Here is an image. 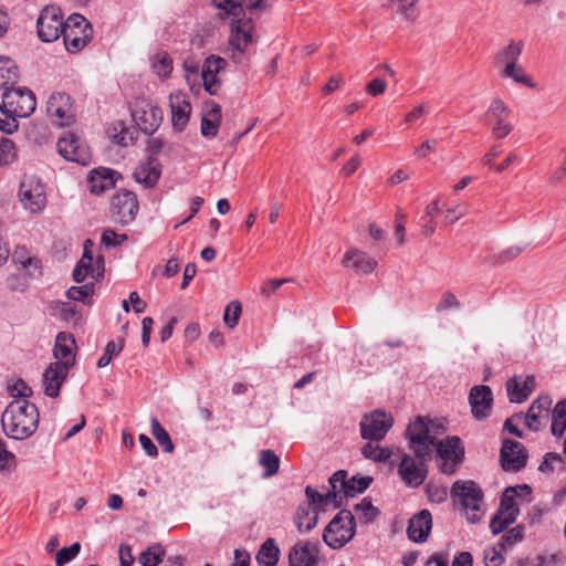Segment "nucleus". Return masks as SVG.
Listing matches in <instances>:
<instances>
[{"label":"nucleus","mask_w":566,"mask_h":566,"mask_svg":"<svg viewBox=\"0 0 566 566\" xmlns=\"http://www.w3.org/2000/svg\"><path fill=\"white\" fill-rule=\"evenodd\" d=\"M39 410L27 399H13L1 416V426L7 437L23 440L31 437L39 426Z\"/></svg>","instance_id":"nucleus-1"},{"label":"nucleus","mask_w":566,"mask_h":566,"mask_svg":"<svg viewBox=\"0 0 566 566\" xmlns=\"http://www.w3.org/2000/svg\"><path fill=\"white\" fill-rule=\"evenodd\" d=\"M35 96L25 87H9L2 94L0 130L12 134L18 129V118L29 117L35 109Z\"/></svg>","instance_id":"nucleus-2"},{"label":"nucleus","mask_w":566,"mask_h":566,"mask_svg":"<svg viewBox=\"0 0 566 566\" xmlns=\"http://www.w3.org/2000/svg\"><path fill=\"white\" fill-rule=\"evenodd\" d=\"M451 496L461 506L468 522L475 524L481 521L484 514L483 492L474 481H455Z\"/></svg>","instance_id":"nucleus-3"},{"label":"nucleus","mask_w":566,"mask_h":566,"mask_svg":"<svg viewBox=\"0 0 566 566\" xmlns=\"http://www.w3.org/2000/svg\"><path fill=\"white\" fill-rule=\"evenodd\" d=\"M356 523L348 510L339 511L328 523L323 533V539L333 549L344 547L355 535Z\"/></svg>","instance_id":"nucleus-4"},{"label":"nucleus","mask_w":566,"mask_h":566,"mask_svg":"<svg viewBox=\"0 0 566 566\" xmlns=\"http://www.w3.org/2000/svg\"><path fill=\"white\" fill-rule=\"evenodd\" d=\"M62 36L66 50L77 53L92 40L93 28L82 14L74 13L65 21Z\"/></svg>","instance_id":"nucleus-5"},{"label":"nucleus","mask_w":566,"mask_h":566,"mask_svg":"<svg viewBox=\"0 0 566 566\" xmlns=\"http://www.w3.org/2000/svg\"><path fill=\"white\" fill-rule=\"evenodd\" d=\"M254 22L250 18L233 19L230 23L228 44L231 50L230 59L240 63L242 55L254 41Z\"/></svg>","instance_id":"nucleus-6"},{"label":"nucleus","mask_w":566,"mask_h":566,"mask_svg":"<svg viewBox=\"0 0 566 566\" xmlns=\"http://www.w3.org/2000/svg\"><path fill=\"white\" fill-rule=\"evenodd\" d=\"M405 437L417 458L431 457L436 438L430 436L429 422L423 417H417L413 422L409 423Z\"/></svg>","instance_id":"nucleus-7"},{"label":"nucleus","mask_w":566,"mask_h":566,"mask_svg":"<svg viewBox=\"0 0 566 566\" xmlns=\"http://www.w3.org/2000/svg\"><path fill=\"white\" fill-rule=\"evenodd\" d=\"M433 448H436L441 460L440 471L444 474H453L464 459V448L461 444V439L457 436L448 437L439 442L436 441Z\"/></svg>","instance_id":"nucleus-8"},{"label":"nucleus","mask_w":566,"mask_h":566,"mask_svg":"<svg viewBox=\"0 0 566 566\" xmlns=\"http://www.w3.org/2000/svg\"><path fill=\"white\" fill-rule=\"evenodd\" d=\"M46 113L51 122L59 127H66L75 122V107L69 94L53 93L46 103Z\"/></svg>","instance_id":"nucleus-9"},{"label":"nucleus","mask_w":566,"mask_h":566,"mask_svg":"<svg viewBox=\"0 0 566 566\" xmlns=\"http://www.w3.org/2000/svg\"><path fill=\"white\" fill-rule=\"evenodd\" d=\"M65 22L61 9L54 6H46L40 13L36 28L38 35L43 42L57 40L64 31Z\"/></svg>","instance_id":"nucleus-10"},{"label":"nucleus","mask_w":566,"mask_h":566,"mask_svg":"<svg viewBox=\"0 0 566 566\" xmlns=\"http://www.w3.org/2000/svg\"><path fill=\"white\" fill-rule=\"evenodd\" d=\"M394 419L382 410H374L363 416L359 427L360 436L365 440L381 441L391 429Z\"/></svg>","instance_id":"nucleus-11"},{"label":"nucleus","mask_w":566,"mask_h":566,"mask_svg":"<svg viewBox=\"0 0 566 566\" xmlns=\"http://www.w3.org/2000/svg\"><path fill=\"white\" fill-rule=\"evenodd\" d=\"M431 457L417 458L411 454H403L398 465V474L407 486H420L428 474L427 461Z\"/></svg>","instance_id":"nucleus-12"},{"label":"nucleus","mask_w":566,"mask_h":566,"mask_svg":"<svg viewBox=\"0 0 566 566\" xmlns=\"http://www.w3.org/2000/svg\"><path fill=\"white\" fill-rule=\"evenodd\" d=\"M111 210L115 222L122 226L132 223L139 210L136 195L125 189L118 191L112 199Z\"/></svg>","instance_id":"nucleus-13"},{"label":"nucleus","mask_w":566,"mask_h":566,"mask_svg":"<svg viewBox=\"0 0 566 566\" xmlns=\"http://www.w3.org/2000/svg\"><path fill=\"white\" fill-rule=\"evenodd\" d=\"M486 116L492 120L494 138H505L513 130V125L509 122L511 109L503 99L499 97L493 98L488 107Z\"/></svg>","instance_id":"nucleus-14"},{"label":"nucleus","mask_w":566,"mask_h":566,"mask_svg":"<svg viewBox=\"0 0 566 566\" xmlns=\"http://www.w3.org/2000/svg\"><path fill=\"white\" fill-rule=\"evenodd\" d=\"M527 461V451L524 446L511 439H504L500 452L501 467L506 472H518Z\"/></svg>","instance_id":"nucleus-15"},{"label":"nucleus","mask_w":566,"mask_h":566,"mask_svg":"<svg viewBox=\"0 0 566 566\" xmlns=\"http://www.w3.org/2000/svg\"><path fill=\"white\" fill-rule=\"evenodd\" d=\"M57 151L66 160L86 166L91 160L88 148L74 134H67L57 140Z\"/></svg>","instance_id":"nucleus-16"},{"label":"nucleus","mask_w":566,"mask_h":566,"mask_svg":"<svg viewBox=\"0 0 566 566\" xmlns=\"http://www.w3.org/2000/svg\"><path fill=\"white\" fill-rule=\"evenodd\" d=\"M20 200L31 213L42 211L46 205L44 187L33 179L23 180L20 185Z\"/></svg>","instance_id":"nucleus-17"},{"label":"nucleus","mask_w":566,"mask_h":566,"mask_svg":"<svg viewBox=\"0 0 566 566\" xmlns=\"http://www.w3.org/2000/svg\"><path fill=\"white\" fill-rule=\"evenodd\" d=\"M346 476L347 472L339 470L329 478L332 489L337 490L339 488V492H343L346 497H354L363 493L373 482L371 476H353L349 480Z\"/></svg>","instance_id":"nucleus-18"},{"label":"nucleus","mask_w":566,"mask_h":566,"mask_svg":"<svg viewBox=\"0 0 566 566\" xmlns=\"http://www.w3.org/2000/svg\"><path fill=\"white\" fill-rule=\"evenodd\" d=\"M132 116L137 127L146 135L154 134L163 119L161 111L149 103L136 105Z\"/></svg>","instance_id":"nucleus-19"},{"label":"nucleus","mask_w":566,"mask_h":566,"mask_svg":"<svg viewBox=\"0 0 566 566\" xmlns=\"http://www.w3.org/2000/svg\"><path fill=\"white\" fill-rule=\"evenodd\" d=\"M552 399L543 396L534 400L528 408L524 420L526 427L532 431L544 429L551 419Z\"/></svg>","instance_id":"nucleus-20"},{"label":"nucleus","mask_w":566,"mask_h":566,"mask_svg":"<svg viewBox=\"0 0 566 566\" xmlns=\"http://www.w3.org/2000/svg\"><path fill=\"white\" fill-rule=\"evenodd\" d=\"M472 416L476 420L486 419L492 410L493 395L489 386H473L469 394Z\"/></svg>","instance_id":"nucleus-21"},{"label":"nucleus","mask_w":566,"mask_h":566,"mask_svg":"<svg viewBox=\"0 0 566 566\" xmlns=\"http://www.w3.org/2000/svg\"><path fill=\"white\" fill-rule=\"evenodd\" d=\"M71 368L66 364L51 363L42 375L43 391L48 397L56 398L67 378Z\"/></svg>","instance_id":"nucleus-22"},{"label":"nucleus","mask_w":566,"mask_h":566,"mask_svg":"<svg viewBox=\"0 0 566 566\" xmlns=\"http://www.w3.org/2000/svg\"><path fill=\"white\" fill-rule=\"evenodd\" d=\"M76 343L72 334L61 332L56 335L53 356L55 363L66 364L72 368L75 364Z\"/></svg>","instance_id":"nucleus-23"},{"label":"nucleus","mask_w":566,"mask_h":566,"mask_svg":"<svg viewBox=\"0 0 566 566\" xmlns=\"http://www.w3.org/2000/svg\"><path fill=\"white\" fill-rule=\"evenodd\" d=\"M318 558V548L316 544L310 542L296 543L289 553L290 566H316Z\"/></svg>","instance_id":"nucleus-24"},{"label":"nucleus","mask_w":566,"mask_h":566,"mask_svg":"<svg viewBox=\"0 0 566 566\" xmlns=\"http://www.w3.org/2000/svg\"><path fill=\"white\" fill-rule=\"evenodd\" d=\"M160 164L154 157H149L147 160L142 161L133 172L135 181L145 188L155 187L160 178Z\"/></svg>","instance_id":"nucleus-25"},{"label":"nucleus","mask_w":566,"mask_h":566,"mask_svg":"<svg viewBox=\"0 0 566 566\" xmlns=\"http://www.w3.org/2000/svg\"><path fill=\"white\" fill-rule=\"evenodd\" d=\"M342 263L345 268L353 269L358 274H369L377 266V262L373 258L357 249L348 250Z\"/></svg>","instance_id":"nucleus-26"},{"label":"nucleus","mask_w":566,"mask_h":566,"mask_svg":"<svg viewBox=\"0 0 566 566\" xmlns=\"http://www.w3.org/2000/svg\"><path fill=\"white\" fill-rule=\"evenodd\" d=\"M431 527V514L428 510H422L410 518L407 533L412 542L422 543L428 538Z\"/></svg>","instance_id":"nucleus-27"},{"label":"nucleus","mask_w":566,"mask_h":566,"mask_svg":"<svg viewBox=\"0 0 566 566\" xmlns=\"http://www.w3.org/2000/svg\"><path fill=\"white\" fill-rule=\"evenodd\" d=\"M117 178H120V175L113 169L105 167L96 168L91 172L88 179L91 191L99 195L105 190L112 189L115 187Z\"/></svg>","instance_id":"nucleus-28"},{"label":"nucleus","mask_w":566,"mask_h":566,"mask_svg":"<svg viewBox=\"0 0 566 566\" xmlns=\"http://www.w3.org/2000/svg\"><path fill=\"white\" fill-rule=\"evenodd\" d=\"M171 122L177 132H182L188 124L191 106L181 95H170Z\"/></svg>","instance_id":"nucleus-29"},{"label":"nucleus","mask_w":566,"mask_h":566,"mask_svg":"<svg viewBox=\"0 0 566 566\" xmlns=\"http://www.w3.org/2000/svg\"><path fill=\"white\" fill-rule=\"evenodd\" d=\"M206 111L201 119V134L203 137H216L221 124V107L213 101L205 103Z\"/></svg>","instance_id":"nucleus-30"},{"label":"nucleus","mask_w":566,"mask_h":566,"mask_svg":"<svg viewBox=\"0 0 566 566\" xmlns=\"http://www.w3.org/2000/svg\"><path fill=\"white\" fill-rule=\"evenodd\" d=\"M518 490L524 491L526 494H530L532 491L527 484L506 488L502 494L497 512H501V514H512L515 516V518H517L518 509L516 506L515 500L520 495Z\"/></svg>","instance_id":"nucleus-31"},{"label":"nucleus","mask_w":566,"mask_h":566,"mask_svg":"<svg viewBox=\"0 0 566 566\" xmlns=\"http://www.w3.org/2000/svg\"><path fill=\"white\" fill-rule=\"evenodd\" d=\"M520 381L516 378H510L506 381V390L511 402L521 403L525 401L535 388V378L527 376L523 380L521 391H516Z\"/></svg>","instance_id":"nucleus-32"},{"label":"nucleus","mask_w":566,"mask_h":566,"mask_svg":"<svg viewBox=\"0 0 566 566\" xmlns=\"http://www.w3.org/2000/svg\"><path fill=\"white\" fill-rule=\"evenodd\" d=\"M11 258L15 264L27 269L31 276L41 275V261L35 256H31L24 247H17Z\"/></svg>","instance_id":"nucleus-33"},{"label":"nucleus","mask_w":566,"mask_h":566,"mask_svg":"<svg viewBox=\"0 0 566 566\" xmlns=\"http://www.w3.org/2000/svg\"><path fill=\"white\" fill-rule=\"evenodd\" d=\"M522 53V44L511 42L509 45L501 49L494 57V67L500 71L509 65L518 62Z\"/></svg>","instance_id":"nucleus-34"},{"label":"nucleus","mask_w":566,"mask_h":566,"mask_svg":"<svg viewBox=\"0 0 566 566\" xmlns=\"http://www.w3.org/2000/svg\"><path fill=\"white\" fill-rule=\"evenodd\" d=\"M305 495L308 500L310 506L313 505V509H318L323 504L334 503L335 507H339L342 504V496L336 490L329 491L327 494L323 495L312 486L307 485L305 488Z\"/></svg>","instance_id":"nucleus-35"},{"label":"nucleus","mask_w":566,"mask_h":566,"mask_svg":"<svg viewBox=\"0 0 566 566\" xmlns=\"http://www.w3.org/2000/svg\"><path fill=\"white\" fill-rule=\"evenodd\" d=\"M294 521L300 532H310L317 525V512L315 509L311 512L310 504L302 503L296 510Z\"/></svg>","instance_id":"nucleus-36"},{"label":"nucleus","mask_w":566,"mask_h":566,"mask_svg":"<svg viewBox=\"0 0 566 566\" xmlns=\"http://www.w3.org/2000/svg\"><path fill=\"white\" fill-rule=\"evenodd\" d=\"M19 80V70L13 60L0 55V87L3 90L13 86Z\"/></svg>","instance_id":"nucleus-37"},{"label":"nucleus","mask_w":566,"mask_h":566,"mask_svg":"<svg viewBox=\"0 0 566 566\" xmlns=\"http://www.w3.org/2000/svg\"><path fill=\"white\" fill-rule=\"evenodd\" d=\"M280 549L274 538H268L260 547L255 558L261 566H275L279 562Z\"/></svg>","instance_id":"nucleus-38"},{"label":"nucleus","mask_w":566,"mask_h":566,"mask_svg":"<svg viewBox=\"0 0 566 566\" xmlns=\"http://www.w3.org/2000/svg\"><path fill=\"white\" fill-rule=\"evenodd\" d=\"M551 431L553 436L560 437L566 430V399L557 402L555 408L551 409Z\"/></svg>","instance_id":"nucleus-39"},{"label":"nucleus","mask_w":566,"mask_h":566,"mask_svg":"<svg viewBox=\"0 0 566 566\" xmlns=\"http://www.w3.org/2000/svg\"><path fill=\"white\" fill-rule=\"evenodd\" d=\"M375 441L367 442L361 448V454L364 458L373 460L378 463H384L391 457V450L389 448H382Z\"/></svg>","instance_id":"nucleus-40"},{"label":"nucleus","mask_w":566,"mask_h":566,"mask_svg":"<svg viewBox=\"0 0 566 566\" xmlns=\"http://www.w3.org/2000/svg\"><path fill=\"white\" fill-rule=\"evenodd\" d=\"M397 8V12L408 22H416L419 17L417 3L419 0H391Z\"/></svg>","instance_id":"nucleus-41"},{"label":"nucleus","mask_w":566,"mask_h":566,"mask_svg":"<svg viewBox=\"0 0 566 566\" xmlns=\"http://www.w3.org/2000/svg\"><path fill=\"white\" fill-rule=\"evenodd\" d=\"M151 424V434L154 438L158 441V443L164 448L165 452H172L174 451V443L170 439V436L166 431V429L160 424V422L157 420V418H151L150 421Z\"/></svg>","instance_id":"nucleus-42"},{"label":"nucleus","mask_w":566,"mask_h":566,"mask_svg":"<svg viewBox=\"0 0 566 566\" xmlns=\"http://www.w3.org/2000/svg\"><path fill=\"white\" fill-rule=\"evenodd\" d=\"M164 554L165 549L161 545H153L139 555L138 560L143 566H157L163 562Z\"/></svg>","instance_id":"nucleus-43"},{"label":"nucleus","mask_w":566,"mask_h":566,"mask_svg":"<svg viewBox=\"0 0 566 566\" xmlns=\"http://www.w3.org/2000/svg\"><path fill=\"white\" fill-rule=\"evenodd\" d=\"M499 75L503 78L509 77L512 78L516 83L525 84L527 86H533V83L525 74L523 67L518 65V63H514L499 71Z\"/></svg>","instance_id":"nucleus-44"},{"label":"nucleus","mask_w":566,"mask_h":566,"mask_svg":"<svg viewBox=\"0 0 566 566\" xmlns=\"http://www.w3.org/2000/svg\"><path fill=\"white\" fill-rule=\"evenodd\" d=\"M260 464L265 469L264 475L272 476L279 471L280 459L272 450H263L260 453Z\"/></svg>","instance_id":"nucleus-45"},{"label":"nucleus","mask_w":566,"mask_h":566,"mask_svg":"<svg viewBox=\"0 0 566 566\" xmlns=\"http://www.w3.org/2000/svg\"><path fill=\"white\" fill-rule=\"evenodd\" d=\"M151 66L157 75L166 77L172 71V60L166 52H159L154 56Z\"/></svg>","instance_id":"nucleus-46"},{"label":"nucleus","mask_w":566,"mask_h":566,"mask_svg":"<svg viewBox=\"0 0 566 566\" xmlns=\"http://www.w3.org/2000/svg\"><path fill=\"white\" fill-rule=\"evenodd\" d=\"M212 6L224 12L227 17L231 15L238 19L242 13V2L240 0H212Z\"/></svg>","instance_id":"nucleus-47"},{"label":"nucleus","mask_w":566,"mask_h":566,"mask_svg":"<svg viewBox=\"0 0 566 566\" xmlns=\"http://www.w3.org/2000/svg\"><path fill=\"white\" fill-rule=\"evenodd\" d=\"M515 521L516 518L512 514H501V512H496L490 522L491 532L497 535Z\"/></svg>","instance_id":"nucleus-48"},{"label":"nucleus","mask_w":566,"mask_h":566,"mask_svg":"<svg viewBox=\"0 0 566 566\" xmlns=\"http://www.w3.org/2000/svg\"><path fill=\"white\" fill-rule=\"evenodd\" d=\"M81 544L73 543L70 547L61 548L55 556V565L64 566L69 562H71L75 556L80 553Z\"/></svg>","instance_id":"nucleus-49"},{"label":"nucleus","mask_w":566,"mask_h":566,"mask_svg":"<svg viewBox=\"0 0 566 566\" xmlns=\"http://www.w3.org/2000/svg\"><path fill=\"white\" fill-rule=\"evenodd\" d=\"M241 303L239 301H232L224 311L223 321L227 326L233 328L241 315Z\"/></svg>","instance_id":"nucleus-50"},{"label":"nucleus","mask_w":566,"mask_h":566,"mask_svg":"<svg viewBox=\"0 0 566 566\" xmlns=\"http://www.w3.org/2000/svg\"><path fill=\"white\" fill-rule=\"evenodd\" d=\"M123 344V339H120L119 345H117L114 340L108 342L103 356L97 361V367L105 368L108 366L113 357L122 350Z\"/></svg>","instance_id":"nucleus-51"},{"label":"nucleus","mask_w":566,"mask_h":566,"mask_svg":"<svg viewBox=\"0 0 566 566\" xmlns=\"http://www.w3.org/2000/svg\"><path fill=\"white\" fill-rule=\"evenodd\" d=\"M564 564L565 556L560 552L538 555L535 559V566H563Z\"/></svg>","instance_id":"nucleus-52"},{"label":"nucleus","mask_w":566,"mask_h":566,"mask_svg":"<svg viewBox=\"0 0 566 566\" xmlns=\"http://www.w3.org/2000/svg\"><path fill=\"white\" fill-rule=\"evenodd\" d=\"M523 538V527L517 525L511 530L507 531L506 534H504L501 538V542L499 543V547L501 549H506L511 546H513L515 543L522 541Z\"/></svg>","instance_id":"nucleus-53"},{"label":"nucleus","mask_w":566,"mask_h":566,"mask_svg":"<svg viewBox=\"0 0 566 566\" xmlns=\"http://www.w3.org/2000/svg\"><path fill=\"white\" fill-rule=\"evenodd\" d=\"M94 294L93 284H84L82 286H72L67 290L66 295L70 300L84 302Z\"/></svg>","instance_id":"nucleus-54"},{"label":"nucleus","mask_w":566,"mask_h":566,"mask_svg":"<svg viewBox=\"0 0 566 566\" xmlns=\"http://www.w3.org/2000/svg\"><path fill=\"white\" fill-rule=\"evenodd\" d=\"M227 61L218 55H210L205 60L202 71L208 74H217L224 70Z\"/></svg>","instance_id":"nucleus-55"},{"label":"nucleus","mask_w":566,"mask_h":566,"mask_svg":"<svg viewBox=\"0 0 566 566\" xmlns=\"http://www.w3.org/2000/svg\"><path fill=\"white\" fill-rule=\"evenodd\" d=\"M127 239H128V237L125 233L117 234L114 230L106 229L102 233L101 242H102V244H104L107 248H109V247L115 248V247L120 245Z\"/></svg>","instance_id":"nucleus-56"},{"label":"nucleus","mask_w":566,"mask_h":566,"mask_svg":"<svg viewBox=\"0 0 566 566\" xmlns=\"http://www.w3.org/2000/svg\"><path fill=\"white\" fill-rule=\"evenodd\" d=\"M354 510L355 512H361L364 514L366 523L374 521L378 515V510L373 505L368 497H365L360 503H357Z\"/></svg>","instance_id":"nucleus-57"},{"label":"nucleus","mask_w":566,"mask_h":566,"mask_svg":"<svg viewBox=\"0 0 566 566\" xmlns=\"http://www.w3.org/2000/svg\"><path fill=\"white\" fill-rule=\"evenodd\" d=\"M10 395L14 399H27L32 396L33 391L22 379H18L12 386H9Z\"/></svg>","instance_id":"nucleus-58"},{"label":"nucleus","mask_w":566,"mask_h":566,"mask_svg":"<svg viewBox=\"0 0 566 566\" xmlns=\"http://www.w3.org/2000/svg\"><path fill=\"white\" fill-rule=\"evenodd\" d=\"M201 78L203 82L205 91L210 95H217L221 88V81L217 77V74H208L207 72H201Z\"/></svg>","instance_id":"nucleus-59"},{"label":"nucleus","mask_w":566,"mask_h":566,"mask_svg":"<svg viewBox=\"0 0 566 566\" xmlns=\"http://www.w3.org/2000/svg\"><path fill=\"white\" fill-rule=\"evenodd\" d=\"M92 261L84 258L77 262L73 271V280L77 283L83 282L92 270Z\"/></svg>","instance_id":"nucleus-60"},{"label":"nucleus","mask_w":566,"mask_h":566,"mask_svg":"<svg viewBox=\"0 0 566 566\" xmlns=\"http://www.w3.org/2000/svg\"><path fill=\"white\" fill-rule=\"evenodd\" d=\"M15 465V455L6 449L3 441L0 439V471L14 470Z\"/></svg>","instance_id":"nucleus-61"},{"label":"nucleus","mask_w":566,"mask_h":566,"mask_svg":"<svg viewBox=\"0 0 566 566\" xmlns=\"http://www.w3.org/2000/svg\"><path fill=\"white\" fill-rule=\"evenodd\" d=\"M14 144L10 139H2L0 143V164H9L13 160Z\"/></svg>","instance_id":"nucleus-62"},{"label":"nucleus","mask_w":566,"mask_h":566,"mask_svg":"<svg viewBox=\"0 0 566 566\" xmlns=\"http://www.w3.org/2000/svg\"><path fill=\"white\" fill-rule=\"evenodd\" d=\"M460 306V302L455 297V295L451 292H444L441 296V300L437 306L439 312L447 311L450 308H458Z\"/></svg>","instance_id":"nucleus-63"},{"label":"nucleus","mask_w":566,"mask_h":566,"mask_svg":"<svg viewBox=\"0 0 566 566\" xmlns=\"http://www.w3.org/2000/svg\"><path fill=\"white\" fill-rule=\"evenodd\" d=\"M502 551L500 547H492L489 552L484 554V563L485 566H501L504 562V557L502 556Z\"/></svg>","instance_id":"nucleus-64"}]
</instances>
